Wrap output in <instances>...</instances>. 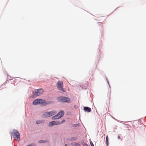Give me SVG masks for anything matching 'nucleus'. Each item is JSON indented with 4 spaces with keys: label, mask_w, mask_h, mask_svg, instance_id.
Wrapping results in <instances>:
<instances>
[{
    "label": "nucleus",
    "mask_w": 146,
    "mask_h": 146,
    "mask_svg": "<svg viewBox=\"0 0 146 146\" xmlns=\"http://www.w3.org/2000/svg\"><path fill=\"white\" fill-rule=\"evenodd\" d=\"M83 146H88V145L84 143L83 144Z\"/></svg>",
    "instance_id": "obj_19"
},
{
    "label": "nucleus",
    "mask_w": 146,
    "mask_h": 146,
    "mask_svg": "<svg viewBox=\"0 0 146 146\" xmlns=\"http://www.w3.org/2000/svg\"><path fill=\"white\" fill-rule=\"evenodd\" d=\"M13 137L16 139L18 141L20 139V135L18 131L16 129H14L13 131Z\"/></svg>",
    "instance_id": "obj_4"
},
{
    "label": "nucleus",
    "mask_w": 146,
    "mask_h": 146,
    "mask_svg": "<svg viewBox=\"0 0 146 146\" xmlns=\"http://www.w3.org/2000/svg\"><path fill=\"white\" fill-rule=\"evenodd\" d=\"M47 142L46 140H41L38 141V142L39 143H44Z\"/></svg>",
    "instance_id": "obj_11"
},
{
    "label": "nucleus",
    "mask_w": 146,
    "mask_h": 146,
    "mask_svg": "<svg viewBox=\"0 0 146 146\" xmlns=\"http://www.w3.org/2000/svg\"><path fill=\"white\" fill-rule=\"evenodd\" d=\"M74 145L76 146H80V145L77 143H74Z\"/></svg>",
    "instance_id": "obj_13"
},
{
    "label": "nucleus",
    "mask_w": 146,
    "mask_h": 146,
    "mask_svg": "<svg viewBox=\"0 0 146 146\" xmlns=\"http://www.w3.org/2000/svg\"><path fill=\"white\" fill-rule=\"evenodd\" d=\"M58 115H59L60 117L61 118L63 116L64 114V112L63 111L60 110L58 112Z\"/></svg>",
    "instance_id": "obj_10"
},
{
    "label": "nucleus",
    "mask_w": 146,
    "mask_h": 146,
    "mask_svg": "<svg viewBox=\"0 0 146 146\" xmlns=\"http://www.w3.org/2000/svg\"><path fill=\"white\" fill-rule=\"evenodd\" d=\"M34 100H36V101H37V100H42V99H35Z\"/></svg>",
    "instance_id": "obj_18"
},
{
    "label": "nucleus",
    "mask_w": 146,
    "mask_h": 146,
    "mask_svg": "<svg viewBox=\"0 0 146 146\" xmlns=\"http://www.w3.org/2000/svg\"><path fill=\"white\" fill-rule=\"evenodd\" d=\"M105 20V19H104V20Z\"/></svg>",
    "instance_id": "obj_23"
},
{
    "label": "nucleus",
    "mask_w": 146,
    "mask_h": 146,
    "mask_svg": "<svg viewBox=\"0 0 146 146\" xmlns=\"http://www.w3.org/2000/svg\"><path fill=\"white\" fill-rule=\"evenodd\" d=\"M58 100H68L69 99L68 98L65 97H60L58 98Z\"/></svg>",
    "instance_id": "obj_7"
},
{
    "label": "nucleus",
    "mask_w": 146,
    "mask_h": 146,
    "mask_svg": "<svg viewBox=\"0 0 146 146\" xmlns=\"http://www.w3.org/2000/svg\"><path fill=\"white\" fill-rule=\"evenodd\" d=\"M43 122V121H42L41 120H38L36 121V124H40V123H42Z\"/></svg>",
    "instance_id": "obj_12"
},
{
    "label": "nucleus",
    "mask_w": 146,
    "mask_h": 146,
    "mask_svg": "<svg viewBox=\"0 0 146 146\" xmlns=\"http://www.w3.org/2000/svg\"><path fill=\"white\" fill-rule=\"evenodd\" d=\"M84 110L85 111L88 112H90L91 111V108L88 107H84Z\"/></svg>",
    "instance_id": "obj_8"
},
{
    "label": "nucleus",
    "mask_w": 146,
    "mask_h": 146,
    "mask_svg": "<svg viewBox=\"0 0 146 146\" xmlns=\"http://www.w3.org/2000/svg\"><path fill=\"white\" fill-rule=\"evenodd\" d=\"M65 120H64V119H63L62 120V121L61 122H60L59 121V123H60V124H62V123H63L65 122Z\"/></svg>",
    "instance_id": "obj_16"
},
{
    "label": "nucleus",
    "mask_w": 146,
    "mask_h": 146,
    "mask_svg": "<svg viewBox=\"0 0 146 146\" xmlns=\"http://www.w3.org/2000/svg\"><path fill=\"white\" fill-rule=\"evenodd\" d=\"M56 113L55 111H52L49 112H46L42 115V116L43 117H47L55 115Z\"/></svg>",
    "instance_id": "obj_3"
},
{
    "label": "nucleus",
    "mask_w": 146,
    "mask_h": 146,
    "mask_svg": "<svg viewBox=\"0 0 146 146\" xmlns=\"http://www.w3.org/2000/svg\"><path fill=\"white\" fill-rule=\"evenodd\" d=\"M61 118L60 117L59 115L58 114L55 115L53 116L52 117V119L53 120L56 119H60Z\"/></svg>",
    "instance_id": "obj_9"
},
{
    "label": "nucleus",
    "mask_w": 146,
    "mask_h": 146,
    "mask_svg": "<svg viewBox=\"0 0 146 146\" xmlns=\"http://www.w3.org/2000/svg\"><path fill=\"white\" fill-rule=\"evenodd\" d=\"M51 102H47L46 101H33V104L34 105H37L40 104L42 106H45L51 103Z\"/></svg>",
    "instance_id": "obj_2"
},
{
    "label": "nucleus",
    "mask_w": 146,
    "mask_h": 146,
    "mask_svg": "<svg viewBox=\"0 0 146 146\" xmlns=\"http://www.w3.org/2000/svg\"><path fill=\"white\" fill-rule=\"evenodd\" d=\"M64 146H67V145L66 144H65Z\"/></svg>",
    "instance_id": "obj_22"
},
{
    "label": "nucleus",
    "mask_w": 146,
    "mask_h": 146,
    "mask_svg": "<svg viewBox=\"0 0 146 146\" xmlns=\"http://www.w3.org/2000/svg\"><path fill=\"white\" fill-rule=\"evenodd\" d=\"M62 101L63 102H68V101Z\"/></svg>",
    "instance_id": "obj_20"
},
{
    "label": "nucleus",
    "mask_w": 146,
    "mask_h": 146,
    "mask_svg": "<svg viewBox=\"0 0 146 146\" xmlns=\"http://www.w3.org/2000/svg\"><path fill=\"white\" fill-rule=\"evenodd\" d=\"M44 92L43 89L40 88L36 90L33 92V95L30 96V98H35L37 96H39L42 94Z\"/></svg>",
    "instance_id": "obj_1"
},
{
    "label": "nucleus",
    "mask_w": 146,
    "mask_h": 146,
    "mask_svg": "<svg viewBox=\"0 0 146 146\" xmlns=\"http://www.w3.org/2000/svg\"><path fill=\"white\" fill-rule=\"evenodd\" d=\"M77 139V138L76 137H72L71 139V140L72 141L75 140Z\"/></svg>",
    "instance_id": "obj_15"
},
{
    "label": "nucleus",
    "mask_w": 146,
    "mask_h": 146,
    "mask_svg": "<svg viewBox=\"0 0 146 146\" xmlns=\"http://www.w3.org/2000/svg\"><path fill=\"white\" fill-rule=\"evenodd\" d=\"M120 136H117V138H118V139H120Z\"/></svg>",
    "instance_id": "obj_21"
},
{
    "label": "nucleus",
    "mask_w": 146,
    "mask_h": 146,
    "mask_svg": "<svg viewBox=\"0 0 146 146\" xmlns=\"http://www.w3.org/2000/svg\"><path fill=\"white\" fill-rule=\"evenodd\" d=\"M60 125L59 121H53L49 123L48 125L50 127H52L54 125Z\"/></svg>",
    "instance_id": "obj_6"
},
{
    "label": "nucleus",
    "mask_w": 146,
    "mask_h": 146,
    "mask_svg": "<svg viewBox=\"0 0 146 146\" xmlns=\"http://www.w3.org/2000/svg\"><path fill=\"white\" fill-rule=\"evenodd\" d=\"M108 136L107 135L106 137V143L107 144V145H108Z\"/></svg>",
    "instance_id": "obj_14"
},
{
    "label": "nucleus",
    "mask_w": 146,
    "mask_h": 146,
    "mask_svg": "<svg viewBox=\"0 0 146 146\" xmlns=\"http://www.w3.org/2000/svg\"><path fill=\"white\" fill-rule=\"evenodd\" d=\"M90 145H91V146H94V144H93V143H92V142L91 141H90Z\"/></svg>",
    "instance_id": "obj_17"
},
{
    "label": "nucleus",
    "mask_w": 146,
    "mask_h": 146,
    "mask_svg": "<svg viewBox=\"0 0 146 146\" xmlns=\"http://www.w3.org/2000/svg\"><path fill=\"white\" fill-rule=\"evenodd\" d=\"M57 87L60 91L65 92L63 88V82L62 81H59L57 83Z\"/></svg>",
    "instance_id": "obj_5"
}]
</instances>
